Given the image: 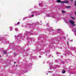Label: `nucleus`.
<instances>
[{"instance_id":"obj_23","label":"nucleus","mask_w":76,"mask_h":76,"mask_svg":"<svg viewBox=\"0 0 76 76\" xmlns=\"http://www.w3.org/2000/svg\"><path fill=\"white\" fill-rule=\"evenodd\" d=\"M45 53H50V51H49V52H46Z\"/></svg>"},{"instance_id":"obj_29","label":"nucleus","mask_w":76,"mask_h":76,"mask_svg":"<svg viewBox=\"0 0 76 76\" xmlns=\"http://www.w3.org/2000/svg\"><path fill=\"white\" fill-rule=\"evenodd\" d=\"M41 56H39V58H41Z\"/></svg>"},{"instance_id":"obj_18","label":"nucleus","mask_w":76,"mask_h":76,"mask_svg":"<svg viewBox=\"0 0 76 76\" xmlns=\"http://www.w3.org/2000/svg\"><path fill=\"white\" fill-rule=\"evenodd\" d=\"M19 24H20V22H18L17 24H16V25H19Z\"/></svg>"},{"instance_id":"obj_21","label":"nucleus","mask_w":76,"mask_h":76,"mask_svg":"<svg viewBox=\"0 0 76 76\" xmlns=\"http://www.w3.org/2000/svg\"><path fill=\"white\" fill-rule=\"evenodd\" d=\"M74 32L75 33V35H76V30H75Z\"/></svg>"},{"instance_id":"obj_37","label":"nucleus","mask_w":76,"mask_h":76,"mask_svg":"<svg viewBox=\"0 0 76 76\" xmlns=\"http://www.w3.org/2000/svg\"><path fill=\"white\" fill-rule=\"evenodd\" d=\"M38 25H40V24H39H39H38Z\"/></svg>"},{"instance_id":"obj_5","label":"nucleus","mask_w":76,"mask_h":76,"mask_svg":"<svg viewBox=\"0 0 76 76\" xmlns=\"http://www.w3.org/2000/svg\"><path fill=\"white\" fill-rule=\"evenodd\" d=\"M53 64V63H50L49 64V66H50V67L49 68V69H50V70L52 69V64Z\"/></svg>"},{"instance_id":"obj_16","label":"nucleus","mask_w":76,"mask_h":76,"mask_svg":"<svg viewBox=\"0 0 76 76\" xmlns=\"http://www.w3.org/2000/svg\"><path fill=\"white\" fill-rule=\"evenodd\" d=\"M65 11H63V10L62 11V12L63 13H65Z\"/></svg>"},{"instance_id":"obj_8","label":"nucleus","mask_w":76,"mask_h":76,"mask_svg":"<svg viewBox=\"0 0 76 76\" xmlns=\"http://www.w3.org/2000/svg\"><path fill=\"white\" fill-rule=\"evenodd\" d=\"M39 6H42V3H39Z\"/></svg>"},{"instance_id":"obj_22","label":"nucleus","mask_w":76,"mask_h":76,"mask_svg":"<svg viewBox=\"0 0 76 76\" xmlns=\"http://www.w3.org/2000/svg\"><path fill=\"white\" fill-rule=\"evenodd\" d=\"M48 73H53V71H48Z\"/></svg>"},{"instance_id":"obj_24","label":"nucleus","mask_w":76,"mask_h":76,"mask_svg":"<svg viewBox=\"0 0 76 76\" xmlns=\"http://www.w3.org/2000/svg\"><path fill=\"white\" fill-rule=\"evenodd\" d=\"M56 54H60V53H58V52H57V53H56Z\"/></svg>"},{"instance_id":"obj_28","label":"nucleus","mask_w":76,"mask_h":76,"mask_svg":"<svg viewBox=\"0 0 76 76\" xmlns=\"http://www.w3.org/2000/svg\"><path fill=\"white\" fill-rule=\"evenodd\" d=\"M73 49L74 50H75V47H74V48H73Z\"/></svg>"},{"instance_id":"obj_7","label":"nucleus","mask_w":76,"mask_h":76,"mask_svg":"<svg viewBox=\"0 0 76 76\" xmlns=\"http://www.w3.org/2000/svg\"><path fill=\"white\" fill-rule=\"evenodd\" d=\"M31 25H35V24H27V26H31Z\"/></svg>"},{"instance_id":"obj_32","label":"nucleus","mask_w":76,"mask_h":76,"mask_svg":"<svg viewBox=\"0 0 76 76\" xmlns=\"http://www.w3.org/2000/svg\"><path fill=\"white\" fill-rule=\"evenodd\" d=\"M71 1H72L73 0H71Z\"/></svg>"},{"instance_id":"obj_14","label":"nucleus","mask_w":76,"mask_h":76,"mask_svg":"<svg viewBox=\"0 0 76 76\" xmlns=\"http://www.w3.org/2000/svg\"><path fill=\"white\" fill-rule=\"evenodd\" d=\"M57 31L58 32H59L60 31V29H58L57 30Z\"/></svg>"},{"instance_id":"obj_12","label":"nucleus","mask_w":76,"mask_h":76,"mask_svg":"<svg viewBox=\"0 0 76 76\" xmlns=\"http://www.w3.org/2000/svg\"><path fill=\"white\" fill-rule=\"evenodd\" d=\"M25 34H26V35H27V34H28V32L27 31H26V32L24 33Z\"/></svg>"},{"instance_id":"obj_15","label":"nucleus","mask_w":76,"mask_h":76,"mask_svg":"<svg viewBox=\"0 0 76 76\" xmlns=\"http://www.w3.org/2000/svg\"><path fill=\"white\" fill-rule=\"evenodd\" d=\"M15 31H18V29L17 28H15Z\"/></svg>"},{"instance_id":"obj_4","label":"nucleus","mask_w":76,"mask_h":76,"mask_svg":"<svg viewBox=\"0 0 76 76\" xmlns=\"http://www.w3.org/2000/svg\"><path fill=\"white\" fill-rule=\"evenodd\" d=\"M69 23H70V24H71V25H74V26H75V23H74V22H73V21L72 20H69Z\"/></svg>"},{"instance_id":"obj_26","label":"nucleus","mask_w":76,"mask_h":76,"mask_svg":"<svg viewBox=\"0 0 76 76\" xmlns=\"http://www.w3.org/2000/svg\"><path fill=\"white\" fill-rule=\"evenodd\" d=\"M14 56H16V53H14Z\"/></svg>"},{"instance_id":"obj_3","label":"nucleus","mask_w":76,"mask_h":76,"mask_svg":"<svg viewBox=\"0 0 76 76\" xmlns=\"http://www.w3.org/2000/svg\"><path fill=\"white\" fill-rule=\"evenodd\" d=\"M47 17H52L53 18H54L56 19V17L55 16V15H51V14H48V15H46Z\"/></svg>"},{"instance_id":"obj_40","label":"nucleus","mask_w":76,"mask_h":76,"mask_svg":"<svg viewBox=\"0 0 76 76\" xmlns=\"http://www.w3.org/2000/svg\"><path fill=\"white\" fill-rule=\"evenodd\" d=\"M16 66H18V65H16Z\"/></svg>"},{"instance_id":"obj_2","label":"nucleus","mask_w":76,"mask_h":76,"mask_svg":"<svg viewBox=\"0 0 76 76\" xmlns=\"http://www.w3.org/2000/svg\"><path fill=\"white\" fill-rule=\"evenodd\" d=\"M57 3H61V4H64V3H69V1H61L60 0H57L56 1Z\"/></svg>"},{"instance_id":"obj_42","label":"nucleus","mask_w":76,"mask_h":76,"mask_svg":"<svg viewBox=\"0 0 76 76\" xmlns=\"http://www.w3.org/2000/svg\"><path fill=\"white\" fill-rule=\"evenodd\" d=\"M48 24H47V25H48Z\"/></svg>"},{"instance_id":"obj_9","label":"nucleus","mask_w":76,"mask_h":76,"mask_svg":"<svg viewBox=\"0 0 76 76\" xmlns=\"http://www.w3.org/2000/svg\"><path fill=\"white\" fill-rule=\"evenodd\" d=\"M10 31H12L13 30V29L12 28V27H10Z\"/></svg>"},{"instance_id":"obj_17","label":"nucleus","mask_w":76,"mask_h":76,"mask_svg":"<svg viewBox=\"0 0 76 76\" xmlns=\"http://www.w3.org/2000/svg\"><path fill=\"white\" fill-rule=\"evenodd\" d=\"M44 54V52H41L40 53L41 54Z\"/></svg>"},{"instance_id":"obj_41","label":"nucleus","mask_w":76,"mask_h":76,"mask_svg":"<svg viewBox=\"0 0 76 76\" xmlns=\"http://www.w3.org/2000/svg\"><path fill=\"white\" fill-rule=\"evenodd\" d=\"M0 57H1V56H0Z\"/></svg>"},{"instance_id":"obj_20","label":"nucleus","mask_w":76,"mask_h":76,"mask_svg":"<svg viewBox=\"0 0 76 76\" xmlns=\"http://www.w3.org/2000/svg\"><path fill=\"white\" fill-rule=\"evenodd\" d=\"M70 7V6H67L66 7V8H67V9L69 8Z\"/></svg>"},{"instance_id":"obj_1","label":"nucleus","mask_w":76,"mask_h":76,"mask_svg":"<svg viewBox=\"0 0 76 76\" xmlns=\"http://www.w3.org/2000/svg\"><path fill=\"white\" fill-rule=\"evenodd\" d=\"M34 15H40V14L39 12L34 11L32 12V15L30 16H29V18H31L34 17Z\"/></svg>"},{"instance_id":"obj_27","label":"nucleus","mask_w":76,"mask_h":76,"mask_svg":"<svg viewBox=\"0 0 76 76\" xmlns=\"http://www.w3.org/2000/svg\"><path fill=\"white\" fill-rule=\"evenodd\" d=\"M59 19V18H57V20H58Z\"/></svg>"},{"instance_id":"obj_11","label":"nucleus","mask_w":76,"mask_h":76,"mask_svg":"<svg viewBox=\"0 0 76 76\" xmlns=\"http://www.w3.org/2000/svg\"><path fill=\"white\" fill-rule=\"evenodd\" d=\"M66 72L65 71H64V70H63L62 71V73H65V72Z\"/></svg>"},{"instance_id":"obj_13","label":"nucleus","mask_w":76,"mask_h":76,"mask_svg":"<svg viewBox=\"0 0 76 76\" xmlns=\"http://www.w3.org/2000/svg\"><path fill=\"white\" fill-rule=\"evenodd\" d=\"M3 51L4 54H7V52L6 51L3 50Z\"/></svg>"},{"instance_id":"obj_33","label":"nucleus","mask_w":76,"mask_h":76,"mask_svg":"<svg viewBox=\"0 0 76 76\" xmlns=\"http://www.w3.org/2000/svg\"><path fill=\"white\" fill-rule=\"evenodd\" d=\"M14 63H15V64L16 62H14Z\"/></svg>"},{"instance_id":"obj_38","label":"nucleus","mask_w":76,"mask_h":76,"mask_svg":"<svg viewBox=\"0 0 76 76\" xmlns=\"http://www.w3.org/2000/svg\"><path fill=\"white\" fill-rule=\"evenodd\" d=\"M47 54H46V56H47Z\"/></svg>"},{"instance_id":"obj_19","label":"nucleus","mask_w":76,"mask_h":76,"mask_svg":"<svg viewBox=\"0 0 76 76\" xmlns=\"http://www.w3.org/2000/svg\"><path fill=\"white\" fill-rule=\"evenodd\" d=\"M27 18H26V17L23 18V20H25V19H26Z\"/></svg>"},{"instance_id":"obj_6","label":"nucleus","mask_w":76,"mask_h":76,"mask_svg":"<svg viewBox=\"0 0 76 76\" xmlns=\"http://www.w3.org/2000/svg\"><path fill=\"white\" fill-rule=\"evenodd\" d=\"M15 38H18L19 37H20L21 38L22 37V36H21V35L20 34H19V35L18 36H15Z\"/></svg>"},{"instance_id":"obj_36","label":"nucleus","mask_w":76,"mask_h":76,"mask_svg":"<svg viewBox=\"0 0 76 76\" xmlns=\"http://www.w3.org/2000/svg\"><path fill=\"white\" fill-rule=\"evenodd\" d=\"M75 52L76 53V50L75 51Z\"/></svg>"},{"instance_id":"obj_34","label":"nucleus","mask_w":76,"mask_h":76,"mask_svg":"<svg viewBox=\"0 0 76 76\" xmlns=\"http://www.w3.org/2000/svg\"><path fill=\"white\" fill-rule=\"evenodd\" d=\"M48 57H50V56H48Z\"/></svg>"},{"instance_id":"obj_39","label":"nucleus","mask_w":76,"mask_h":76,"mask_svg":"<svg viewBox=\"0 0 76 76\" xmlns=\"http://www.w3.org/2000/svg\"><path fill=\"white\" fill-rule=\"evenodd\" d=\"M47 75H48V74H47Z\"/></svg>"},{"instance_id":"obj_25","label":"nucleus","mask_w":76,"mask_h":76,"mask_svg":"<svg viewBox=\"0 0 76 76\" xmlns=\"http://www.w3.org/2000/svg\"><path fill=\"white\" fill-rule=\"evenodd\" d=\"M50 56H51L52 58H53V56H52L51 55H50Z\"/></svg>"},{"instance_id":"obj_31","label":"nucleus","mask_w":76,"mask_h":76,"mask_svg":"<svg viewBox=\"0 0 76 76\" xmlns=\"http://www.w3.org/2000/svg\"><path fill=\"white\" fill-rule=\"evenodd\" d=\"M56 67H58V65H57Z\"/></svg>"},{"instance_id":"obj_35","label":"nucleus","mask_w":76,"mask_h":76,"mask_svg":"<svg viewBox=\"0 0 76 76\" xmlns=\"http://www.w3.org/2000/svg\"><path fill=\"white\" fill-rule=\"evenodd\" d=\"M72 41H73V40H72Z\"/></svg>"},{"instance_id":"obj_10","label":"nucleus","mask_w":76,"mask_h":76,"mask_svg":"<svg viewBox=\"0 0 76 76\" xmlns=\"http://www.w3.org/2000/svg\"><path fill=\"white\" fill-rule=\"evenodd\" d=\"M71 18L72 19L75 20V18L73 17H71Z\"/></svg>"},{"instance_id":"obj_43","label":"nucleus","mask_w":76,"mask_h":76,"mask_svg":"<svg viewBox=\"0 0 76 76\" xmlns=\"http://www.w3.org/2000/svg\"><path fill=\"white\" fill-rule=\"evenodd\" d=\"M73 74H74V73H73Z\"/></svg>"},{"instance_id":"obj_30","label":"nucleus","mask_w":76,"mask_h":76,"mask_svg":"<svg viewBox=\"0 0 76 76\" xmlns=\"http://www.w3.org/2000/svg\"><path fill=\"white\" fill-rule=\"evenodd\" d=\"M67 45H69V43L68 42L67 43Z\"/></svg>"}]
</instances>
